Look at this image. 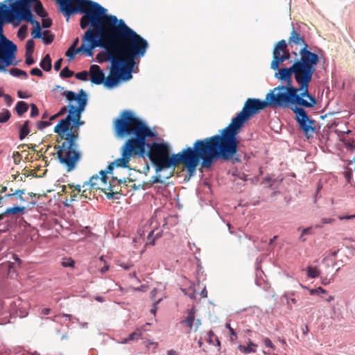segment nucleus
<instances>
[{
	"instance_id": "obj_17",
	"label": "nucleus",
	"mask_w": 355,
	"mask_h": 355,
	"mask_svg": "<svg viewBox=\"0 0 355 355\" xmlns=\"http://www.w3.org/2000/svg\"><path fill=\"white\" fill-rule=\"evenodd\" d=\"M290 58V53L288 51L283 52L282 54L281 52H272V60L270 63V69H277L280 64L284 62L289 60Z\"/></svg>"
},
{
	"instance_id": "obj_64",
	"label": "nucleus",
	"mask_w": 355,
	"mask_h": 355,
	"mask_svg": "<svg viewBox=\"0 0 355 355\" xmlns=\"http://www.w3.org/2000/svg\"><path fill=\"white\" fill-rule=\"evenodd\" d=\"M334 220L333 218H322V224H328V223H331Z\"/></svg>"
},
{
	"instance_id": "obj_33",
	"label": "nucleus",
	"mask_w": 355,
	"mask_h": 355,
	"mask_svg": "<svg viewBox=\"0 0 355 355\" xmlns=\"http://www.w3.org/2000/svg\"><path fill=\"white\" fill-rule=\"evenodd\" d=\"M35 49V41L33 39L27 40L26 43V53H33Z\"/></svg>"
},
{
	"instance_id": "obj_29",
	"label": "nucleus",
	"mask_w": 355,
	"mask_h": 355,
	"mask_svg": "<svg viewBox=\"0 0 355 355\" xmlns=\"http://www.w3.org/2000/svg\"><path fill=\"white\" fill-rule=\"evenodd\" d=\"M74 75V72L69 69V67H64L60 73V76L62 78H71Z\"/></svg>"
},
{
	"instance_id": "obj_45",
	"label": "nucleus",
	"mask_w": 355,
	"mask_h": 355,
	"mask_svg": "<svg viewBox=\"0 0 355 355\" xmlns=\"http://www.w3.org/2000/svg\"><path fill=\"white\" fill-rule=\"evenodd\" d=\"M20 70L18 68H11L9 69V73L14 77H20Z\"/></svg>"
},
{
	"instance_id": "obj_47",
	"label": "nucleus",
	"mask_w": 355,
	"mask_h": 355,
	"mask_svg": "<svg viewBox=\"0 0 355 355\" xmlns=\"http://www.w3.org/2000/svg\"><path fill=\"white\" fill-rule=\"evenodd\" d=\"M154 232L155 230L150 231L147 237L148 240L149 241L148 243L152 245H154L155 243V238H153Z\"/></svg>"
},
{
	"instance_id": "obj_2",
	"label": "nucleus",
	"mask_w": 355,
	"mask_h": 355,
	"mask_svg": "<svg viewBox=\"0 0 355 355\" xmlns=\"http://www.w3.org/2000/svg\"><path fill=\"white\" fill-rule=\"evenodd\" d=\"M266 107H269L266 98L263 101L248 98L241 111L219 134L196 140L191 148L198 165L202 168H210L218 160H231L234 164L241 162L238 135L248 120Z\"/></svg>"
},
{
	"instance_id": "obj_20",
	"label": "nucleus",
	"mask_w": 355,
	"mask_h": 355,
	"mask_svg": "<svg viewBox=\"0 0 355 355\" xmlns=\"http://www.w3.org/2000/svg\"><path fill=\"white\" fill-rule=\"evenodd\" d=\"M257 347V344L254 343L252 341H249L247 346L243 345H239L238 347V349L242 353H243L245 354H248L250 353H255L257 352V349H256Z\"/></svg>"
},
{
	"instance_id": "obj_57",
	"label": "nucleus",
	"mask_w": 355,
	"mask_h": 355,
	"mask_svg": "<svg viewBox=\"0 0 355 355\" xmlns=\"http://www.w3.org/2000/svg\"><path fill=\"white\" fill-rule=\"evenodd\" d=\"M161 300H157V302H155L154 304H153V308L150 309V313H153V314H155V312H156V309H157V304H158L159 302H160Z\"/></svg>"
},
{
	"instance_id": "obj_19",
	"label": "nucleus",
	"mask_w": 355,
	"mask_h": 355,
	"mask_svg": "<svg viewBox=\"0 0 355 355\" xmlns=\"http://www.w3.org/2000/svg\"><path fill=\"white\" fill-rule=\"evenodd\" d=\"M30 124L31 121L28 120L25 121L22 125L17 123L19 128V139L20 140L24 139L25 137L30 133Z\"/></svg>"
},
{
	"instance_id": "obj_16",
	"label": "nucleus",
	"mask_w": 355,
	"mask_h": 355,
	"mask_svg": "<svg viewBox=\"0 0 355 355\" xmlns=\"http://www.w3.org/2000/svg\"><path fill=\"white\" fill-rule=\"evenodd\" d=\"M90 81L92 84L100 85L104 83L105 73L97 64H92L89 68Z\"/></svg>"
},
{
	"instance_id": "obj_46",
	"label": "nucleus",
	"mask_w": 355,
	"mask_h": 355,
	"mask_svg": "<svg viewBox=\"0 0 355 355\" xmlns=\"http://www.w3.org/2000/svg\"><path fill=\"white\" fill-rule=\"evenodd\" d=\"M12 157L14 159V163L19 164L21 159V154L18 151H15L12 154Z\"/></svg>"
},
{
	"instance_id": "obj_31",
	"label": "nucleus",
	"mask_w": 355,
	"mask_h": 355,
	"mask_svg": "<svg viewBox=\"0 0 355 355\" xmlns=\"http://www.w3.org/2000/svg\"><path fill=\"white\" fill-rule=\"evenodd\" d=\"M10 112L7 109H3L1 112H0V123H3L7 122L10 118Z\"/></svg>"
},
{
	"instance_id": "obj_3",
	"label": "nucleus",
	"mask_w": 355,
	"mask_h": 355,
	"mask_svg": "<svg viewBox=\"0 0 355 355\" xmlns=\"http://www.w3.org/2000/svg\"><path fill=\"white\" fill-rule=\"evenodd\" d=\"M103 49L110 51L122 60L128 69L123 80L132 78L135 59L144 57L148 48V42L135 30L129 27L122 19L107 14V9L101 4L97 8Z\"/></svg>"
},
{
	"instance_id": "obj_13",
	"label": "nucleus",
	"mask_w": 355,
	"mask_h": 355,
	"mask_svg": "<svg viewBox=\"0 0 355 355\" xmlns=\"http://www.w3.org/2000/svg\"><path fill=\"white\" fill-rule=\"evenodd\" d=\"M12 2L8 5L9 8L18 10L19 12H24V7L29 6V10L32 12L33 10L39 17L44 18L47 16V12L40 0H15Z\"/></svg>"
},
{
	"instance_id": "obj_48",
	"label": "nucleus",
	"mask_w": 355,
	"mask_h": 355,
	"mask_svg": "<svg viewBox=\"0 0 355 355\" xmlns=\"http://www.w3.org/2000/svg\"><path fill=\"white\" fill-rule=\"evenodd\" d=\"M1 97L4 98L7 106L10 107L12 103V97L10 95L3 93Z\"/></svg>"
},
{
	"instance_id": "obj_44",
	"label": "nucleus",
	"mask_w": 355,
	"mask_h": 355,
	"mask_svg": "<svg viewBox=\"0 0 355 355\" xmlns=\"http://www.w3.org/2000/svg\"><path fill=\"white\" fill-rule=\"evenodd\" d=\"M30 73L32 76H36L38 77H42L43 76L42 71L37 67L33 68L31 70Z\"/></svg>"
},
{
	"instance_id": "obj_53",
	"label": "nucleus",
	"mask_w": 355,
	"mask_h": 355,
	"mask_svg": "<svg viewBox=\"0 0 355 355\" xmlns=\"http://www.w3.org/2000/svg\"><path fill=\"white\" fill-rule=\"evenodd\" d=\"M117 182L119 184H121L125 183L127 182H133V180L131 178H124L122 179H118Z\"/></svg>"
},
{
	"instance_id": "obj_24",
	"label": "nucleus",
	"mask_w": 355,
	"mask_h": 355,
	"mask_svg": "<svg viewBox=\"0 0 355 355\" xmlns=\"http://www.w3.org/2000/svg\"><path fill=\"white\" fill-rule=\"evenodd\" d=\"M101 190L106 195V198L107 199H119V197L116 196L121 195V191H113V187L110 184L107 187V189H101Z\"/></svg>"
},
{
	"instance_id": "obj_22",
	"label": "nucleus",
	"mask_w": 355,
	"mask_h": 355,
	"mask_svg": "<svg viewBox=\"0 0 355 355\" xmlns=\"http://www.w3.org/2000/svg\"><path fill=\"white\" fill-rule=\"evenodd\" d=\"M171 168L172 169L171 172L168 175L164 176L163 179L162 178L161 175L159 174L160 172H159V173L156 172L157 174L151 178L150 182L153 184H156V183L164 184L165 182V180L170 178L173 175L175 168Z\"/></svg>"
},
{
	"instance_id": "obj_12",
	"label": "nucleus",
	"mask_w": 355,
	"mask_h": 355,
	"mask_svg": "<svg viewBox=\"0 0 355 355\" xmlns=\"http://www.w3.org/2000/svg\"><path fill=\"white\" fill-rule=\"evenodd\" d=\"M17 51V45L3 35L0 42V72H6L10 65L18 64L19 61L15 60Z\"/></svg>"
},
{
	"instance_id": "obj_11",
	"label": "nucleus",
	"mask_w": 355,
	"mask_h": 355,
	"mask_svg": "<svg viewBox=\"0 0 355 355\" xmlns=\"http://www.w3.org/2000/svg\"><path fill=\"white\" fill-rule=\"evenodd\" d=\"M58 6V10L68 21L70 17L76 14H83L96 9L99 3L92 0H55Z\"/></svg>"
},
{
	"instance_id": "obj_63",
	"label": "nucleus",
	"mask_w": 355,
	"mask_h": 355,
	"mask_svg": "<svg viewBox=\"0 0 355 355\" xmlns=\"http://www.w3.org/2000/svg\"><path fill=\"white\" fill-rule=\"evenodd\" d=\"M17 96L20 98H27L28 96L25 95L22 91L17 92Z\"/></svg>"
},
{
	"instance_id": "obj_42",
	"label": "nucleus",
	"mask_w": 355,
	"mask_h": 355,
	"mask_svg": "<svg viewBox=\"0 0 355 355\" xmlns=\"http://www.w3.org/2000/svg\"><path fill=\"white\" fill-rule=\"evenodd\" d=\"M52 25V20L50 18L46 19L45 17L42 19V28H49Z\"/></svg>"
},
{
	"instance_id": "obj_60",
	"label": "nucleus",
	"mask_w": 355,
	"mask_h": 355,
	"mask_svg": "<svg viewBox=\"0 0 355 355\" xmlns=\"http://www.w3.org/2000/svg\"><path fill=\"white\" fill-rule=\"evenodd\" d=\"M74 198H71L69 200H67L65 202H64V205L65 207H70L71 205V202L74 201Z\"/></svg>"
},
{
	"instance_id": "obj_5",
	"label": "nucleus",
	"mask_w": 355,
	"mask_h": 355,
	"mask_svg": "<svg viewBox=\"0 0 355 355\" xmlns=\"http://www.w3.org/2000/svg\"><path fill=\"white\" fill-rule=\"evenodd\" d=\"M82 15L80 26L81 29L88 28L83 35L81 45L72 50L69 47L66 51L65 55L68 57V60L73 59L76 54L79 53H85L88 57H92L96 48L103 49V47L97 8Z\"/></svg>"
},
{
	"instance_id": "obj_61",
	"label": "nucleus",
	"mask_w": 355,
	"mask_h": 355,
	"mask_svg": "<svg viewBox=\"0 0 355 355\" xmlns=\"http://www.w3.org/2000/svg\"><path fill=\"white\" fill-rule=\"evenodd\" d=\"M332 279H333V278H331V279H327V277H325V278L322 279V284L323 285L326 286V285H327V284H330Z\"/></svg>"
},
{
	"instance_id": "obj_59",
	"label": "nucleus",
	"mask_w": 355,
	"mask_h": 355,
	"mask_svg": "<svg viewBox=\"0 0 355 355\" xmlns=\"http://www.w3.org/2000/svg\"><path fill=\"white\" fill-rule=\"evenodd\" d=\"M195 321V328L194 331H196L199 327V326L201 324V321L200 319H196Z\"/></svg>"
},
{
	"instance_id": "obj_38",
	"label": "nucleus",
	"mask_w": 355,
	"mask_h": 355,
	"mask_svg": "<svg viewBox=\"0 0 355 355\" xmlns=\"http://www.w3.org/2000/svg\"><path fill=\"white\" fill-rule=\"evenodd\" d=\"M51 125V121H40L37 123V128L42 130Z\"/></svg>"
},
{
	"instance_id": "obj_30",
	"label": "nucleus",
	"mask_w": 355,
	"mask_h": 355,
	"mask_svg": "<svg viewBox=\"0 0 355 355\" xmlns=\"http://www.w3.org/2000/svg\"><path fill=\"white\" fill-rule=\"evenodd\" d=\"M71 124L70 125V128H72V130H76L84 124V121L80 120V117H74L72 118Z\"/></svg>"
},
{
	"instance_id": "obj_51",
	"label": "nucleus",
	"mask_w": 355,
	"mask_h": 355,
	"mask_svg": "<svg viewBox=\"0 0 355 355\" xmlns=\"http://www.w3.org/2000/svg\"><path fill=\"white\" fill-rule=\"evenodd\" d=\"M115 166L112 162H110L105 169L107 174H112Z\"/></svg>"
},
{
	"instance_id": "obj_39",
	"label": "nucleus",
	"mask_w": 355,
	"mask_h": 355,
	"mask_svg": "<svg viewBox=\"0 0 355 355\" xmlns=\"http://www.w3.org/2000/svg\"><path fill=\"white\" fill-rule=\"evenodd\" d=\"M25 63L28 66H31L35 63V60L33 58V53H25Z\"/></svg>"
},
{
	"instance_id": "obj_49",
	"label": "nucleus",
	"mask_w": 355,
	"mask_h": 355,
	"mask_svg": "<svg viewBox=\"0 0 355 355\" xmlns=\"http://www.w3.org/2000/svg\"><path fill=\"white\" fill-rule=\"evenodd\" d=\"M62 61H63V59L62 58H60L58 59L55 63H54V70L55 71H58L61 67H62Z\"/></svg>"
},
{
	"instance_id": "obj_21",
	"label": "nucleus",
	"mask_w": 355,
	"mask_h": 355,
	"mask_svg": "<svg viewBox=\"0 0 355 355\" xmlns=\"http://www.w3.org/2000/svg\"><path fill=\"white\" fill-rule=\"evenodd\" d=\"M40 67L45 71H50L52 69L51 58L49 54H46L40 62Z\"/></svg>"
},
{
	"instance_id": "obj_58",
	"label": "nucleus",
	"mask_w": 355,
	"mask_h": 355,
	"mask_svg": "<svg viewBox=\"0 0 355 355\" xmlns=\"http://www.w3.org/2000/svg\"><path fill=\"white\" fill-rule=\"evenodd\" d=\"M86 191V189L83 190V193L81 195H80V200L82 201V202H86L87 201V199L88 198L87 196L86 195L84 194V193Z\"/></svg>"
},
{
	"instance_id": "obj_26",
	"label": "nucleus",
	"mask_w": 355,
	"mask_h": 355,
	"mask_svg": "<svg viewBox=\"0 0 355 355\" xmlns=\"http://www.w3.org/2000/svg\"><path fill=\"white\" fill-rule=\"evenodd\" d=\"M54 38V35L52 34L50 31H44L41 40L44 44L49 45L53 42Z\"/></svg>"
},
{
	"instance_id": "obj_37",
	"label": "nucleus",
	"mask_w": 355,
	"mask_h": 355,
	"mask_svg": "<svg viewBox=\"0 0 355 355\" xmlns=\"http://www.w3.org/2000/svg\"><path fill=\"white\" fill-rule=\"evenodd\" d=\"M30 107H31L30 116L31 118H35L37 116H38V114H39V110H38L37 105L35 104H34V103H31L30 105Z\"/></svg>"
},
{
	"instance_id": "obj_6",
	"label": "nucleus",
	"mask_w": 355,
	"mask_h": 355,
	"mask_svg": "<svg viewBox=\"0 0 355 355\" xmlns=\"http://www.w3.org/2000/svg\"><path fill=\"white\" fill-rule=\"evenodd\" d=\"M313 58L306 51H302V58H295L290 67H279L274 76L280 82L284 83V86H293L292 76L298 86L309 88V84L316 71V65L313 64Z\"/></svg>"
},
{
	"instance_id": "obj_62",
	"label": "nucleus",
	"mask_w": 355,
	"mask_h": 355,
	"mask_svg": "<svg viewBox=\"0 0 355 355\" xmlns=\"http://www.w3.org/2000/svg\"><path fill=\"white\" fill-rule=\"evenodd\" d=\"M272 178L270 177H266L263 180V183H270V187L272 186Z\"/></svg>"
},
{
	"instance_id": "obj_7",
	"label": "nucleus",
	"mask_w": 355,
	"mask_h": 355,
	"mask_svg": "<svg viewBox=\"0 0 355 355\" xmlns=\"http://www.w3.org/2000/svg\"><path fill=\"white\" fill-rule=\"evenodd\" d=\"M101 55H105V60L110 62V73L107 77L105 76L104 83L102 84L108 89H113L119 85L121 81H124V77L127 76L128 69L126 64L123 63L122 60L116 56L110 51H105V53H99L96 55L98 62L103 60L101 59Z\"/></svg>"
},
{
	"instance_id": "obj_34",
	"label": "nucleus",
	"mask_w": 355,
	"mask_h": 355,
	"mask_svg": "<svg viewBox=\"0 0 355 355\" xmlns=\"http://www.w3.org/2000/svg\"><path fill=\"white\" fill-rule=\"evenodd\" d=\"M75 77L78 79V80H82V81H87L88 80V78H87V76H88V72L85 70L84 71H82L80 72H78V73H74Z\"/></svg>"
},
{
	"instance_id": "obj_54",
	"label": "nucleus",
	"mask_w": 355,
	"mask_h": 355,
	"mask_svg": "<svg viewBox=\"0 0 355 355\" xmlns=\"http://www.w3.org/2000/svg\"><path fill=\"white\" fill-rule=\"evenodd\" d=\"M355 218V214L339 216L340 220H350Z\"/></svg>"
},
{
	"instance_id": "obj_8",
	"label": "nucleus",
	"mask_w": 355,
	"mask_h": 355,
	"mask_svg": "<svg viewBox=\"0 0 355 355\" xmlns=\"http://www.w3.org/2000/svg\"><path fill=\"white\" fill-rule=\"evenodd\" d=\"M15 0H5L0 2V19L3 21V24H12L14 28L18 27L22 21L34 25L33 28H42L41 25L37 21L34 15L29 10V6L24 7V12L9 8L7 2L14 1Z\"/></svg>"
},
{
	"instance_id": "obj_23",
	"label": "nucleus",
	"mask_w": 355,
	"mask_h": 355,
	"mask_svg": "<svg viewBox=\"0 0 355 355\" xmlns=\"http://www.w3.org/2000/svg\"><path fill=\"white\" fill-rule=\"evenodd\" d=\"M28 110V105L25 101H18L15 105V110L19 116H22Z\"/></svg>"
},
{
	"instance_id": "obj_36",
	"label": "nucleus",
	"mask_w": 355,
	"mask_h": 355,
	"mask_svg": "<svg viewBox=\"0 0 355 355\" xmlns=\"http://www.w3.org/2000/svg\"><path fill=\"white\" fill-rule=\"evenodd\" d=\"M31 35L33 38L35 39H41L43 35V32H42V28H33L31 32Z\"/></svg>"
},
{
	"instance_id": "obj_14",
	"label": "nucleus",
	"mask_w": 355,
	"mask_h": 355,
	"mask_svg": "<svg viewBox=\"0 0 355 355\" xmlns=\"http://www.w3.org/2000/svg\"><path fill=\"white\" fill-rule=\"evenodd\" d=\"M70 123H64L59 121L54 127L53 132L57 133L61 139H65L66 141L77 142L78 139V133L76 130H72L70 128Z\"/></svg>"
},
{
	"instance_id": "obj_50",
	"label": "nucleus",
	"mask_w": 355,
	"mask_h": 355,
	"mask_svg": "<svg viewBox=\"0 0 355 355\" xmlns=\"http://www.w3.org/2000/svg\"><path fill=\"white\" fill-rule=\"evenodd\" d=\"M225 327L229 330L231 336H233L235 338H237V334H236V331H234V329L233 328H232L230 323L227 322L225 324Z\"/></svg>"
},
{
	"instance_id": "obj_28",
	"label": "nucleus",
	"mask_w": 355,
	"mask_h": 355,
	"mask_svg": "<svg viewBox=\"0 0 355 355\" xmlns=\"http://www.w3.org/2000/svg\"><path fill=\"white\" fill-rule=\"evenodd\" d=\"M28 32V26L26 24L21 25L18 31H17V37L20 40H24L27 36Z\"/></svg>"
},
{
	"instance_id": "obj_41",
	"label": "nucleus",
	"mask_w": 355,
	"mask_h": 355,
	"mask_svg": "<svg viewBox=\"0 0 355 355\" xmlns=\"http://www.w3.org/2000/svg\"><path fill=\"white\" fill-rule=\"evenodd\" d=\"M140 337V334H137L136 332L131 333L128 337L123 341V343H127L130 340H133L135 339H139Z\"/></svg>"
},
{
	"instance_id": "obj_55",
	"label": "nucleus",
	"mask_w": 355,
	"mask_h": 355,
	"mask_svg": "<svg viewBox=\"0 0 355 355\" xmlns=\"http://www.w3.org/2000/svg\"><path fill=\"white\" fill-rule=\"evenodd\" d=\"M62 265L64 267H73L74 265V261L70 259L69 261L63 262Z\"/></svg>"
},
{
	"instance_id": "obj_43",
	"label": "nucleus",
	"mask_w": 355,
	"mask_h": 355,
	"mask_svg": "<svg viewBox=\"0 0 355 355\" xmlns=\"http://www.w3.org/2000/svg\"><path fill=\"white\" fill-rule=\"evenodd\" d=\"M311 229H312V227H309L304 228L302 230V234H301L300 237V239L302 242H304L306 241V239L304 238V236H306V234H310L311 233Z\"/></svg>"
},
{
	"instance_id": "obj_18",
	"label": "nucleus",
	"mask_w": 355,
	"mask_h": 355,
	"mask_svg": "<svg viewBox=\"0 0 355 355\" xmlns=\"http://www.w3.org/2000/svg\"><path fill=\"white\" fill-rule=\"evenodd\" d=\"M26 211V207L24 206L14 205L12 207L7 208L3 213L0 214L2 216V220L5 216L8 215H15V214H24Z\"/></svg>"
},
{
	"instance_id": "obj_25",
	"label": "nucleus",
	"mask_w": 355,
	"mask_h": 355,
	"mask_svg": "<svg viewBox=\"0 0 355 355\" xmlns=\"http://www.w3.org/2000/svg\"><path fill=\"white\" fill-rule=\"evenodd\" d=\"M195 320V312L193 309L188 310V315L187 318L181 322V323L187 324L189 329L191 330Z\"/></svg>"
},
{
	"instance_id": "obj_4",
	"label": "nucleus",
	"mask_w": 355,
	"mask_h": 355,
	"mask_svg": "<svg viewBox=\"0 0 355 355\" xmlns=\"http://www.w3.org/2000/svg\"><path fill=\"white\" fill-rule=\"evenodd\" d=\"M269 107L289 108L295 114L299 128L306 139L313 137L316 132V121L311 119L305 109L312 108L317 105V99L311 95L309 88L279 85L266 96Z\"/></svg>"
},
{
	"instance_id": "obj_52",
	"label": "nucleus",
	"mask_w": 355,
	"mask_h": 355,
	"mask_svg": "<svg viewBox=\"0 0 355 355\" xmlns=\"http://www.w3.org/2000/svg\"><path fill=\"white\" fill-rule=\"evenodd\" d=\"M264 344L266 347L275 349V345L272 344V341L268 338H265Z\"/></svg>"
},
{
	"instance_id": "obj_56",
	"label": "nucleus",
	"mask_w": 355,
	"mask_h": 355,
	"mask_svg": "<svg viewBox=\"0 0 355 355\" xmlns=\"http://www.w3.org/2000/svg\"><path fill=\"white\" fill-rule=\"evenodd\" d=\"M79 43V38L78 37H76L73 41V43L72 44L69 46L72 49H77V46Z\"/></svg>"
},
{
	"instance_id": "obj_32",
	"label": "nucleus",
	"mask_w": 355,
	"mask_h": 355,
	"mask_svg": "<svg viewBox=\"0 0 355 355\" xmlns=\"http://www.w3.org/2000/svg\"><path fill=\"white\" fill-rule=\"evenodd\" d=\"M306 273L309 277L310 278H315L319 275V271L316 268H313L311 266H308L306 268Z\"/></svg>"
},
{
	"instance_id": "obj_9",
	"label": "nucleus",
	"mask_w": 355,
	"mask_h": 355,
	"mask_svg": "<svg viewBox=\"0 0 355 355\" xmlns=\"http://www.w3.org/2000/svg\"><path fill=\"white\" fill-rule=\"evenodd\" d=\"M54 148L57 150V159L66 167L67 172L76 168L81 159L77 142L64 141L61 145H55Z\"/></svg>"
},
{
	"instance_id": "obj_40",
	"label": "nucleus",
	"mask_w": 355,
	"mask_h": 355,
	"mask_svg": "<svg viewBox=\"0 0 355 355\" xmlns=\"http://www.w3.org/2000/svg\"><path fill=\"white\" fill-rule=\"evenodd\" d=\"M25 189H17L15 192H14V194L15 196H17V198L21 201V202H25L26 200L24 199V198L23 197V195L25 193Z\"/></svg>"
},
{
	"instance_id": "obj_15",
	"label": "nucleus",
	"mask_w": 355,
	"mask_h": 355,
	"mask_svg": "<svg viewBox=\"0 0 355 355\" xmlns=\"http://www.w3.org/2000/svg\"><path fill=\"white\" fill-rule=\"evenodd\" d=\"M288 44L293 43L295 45L302 46V48L299 51V55H300V58H302V51L305 50L306 51V53L311 54V55L313 57V64L316 66L318 65L320 61L319 55L316 53L310 51L309 45L305 42L304 40L300 35V34L295 31L294 28H293L292 31L291 32V35L288 40Z\"/></svg>"
},
{
	"instance_id": "obj_10",
	"label": "nucleus",
	"mask_w": 355,
	"mask_h": 355,
	"mask_svg": "<svg viewBox=\"0 0 355 355\" xmlns=\"http://www.w3.org/2000/svg\"><path fill=\"white\" fill-rule=\"evenodd\" d=\"M61 94L64 96L69 102L76 101L78 104L77 106H75L69 103L67 105V115L65 118L59 121L71 123L72 118L81 117V114L85 111L87 104L88 95L83 89H80L78 94L73 91L67 90L63 92Z\"/></svg>"
},
{
	"instance_id": "obj_1",
	"label": "nucleus",
	"mask_w": 355,
	"mask_h": 355,
	"mask_svg": "<svg viewBox=\"0 0 355 355\" xmlns=\"http://www.w3.org/2000/svg\"><path fill=\"white\" fill-rule=\"evenodd\" d=\"M113 129L115 137L119 139L129 137L120 149L121 157L112 162L115 167L131 170L129 166L131 157L146 156L157 173L183 164L187 171L185 180H189L195 175L198 165L191 146H187L179 153L170 155L171 149L168 144L148 142L147 139L155 137L157 133L133 111L123 110L114 121Z\"/></svg>"
},
{
	"instance_id": "obj_27",
	"label": "nucleus",
	"mask_w": 355,
	"mask_h": 355,
	"mask_svg": "<svg viewBox=\"0 0 355 355\" xmlns=\"http://www.w3.org/2000/svg\"><path fill=\"white\" fill-rule=\"evenodd\" d=\"M287 50V44L286 42L284 40H282L279 41L275 46L273 51L272 52H284Z\"/></svg>"
},
{
	"instance_id": "obj_35",
	"label": "nucleus",
	"mask_w": 355,
	"mask_h": 355,
	"mask_svg": "<svg viewBox=\"0 0 355 355\" xmlns=\"http://www.w3.org/2000/svg\"><path fill=\"white\" fill-rule=\"evenodd\" d=\"M67 111V106H63L62 107H61V109L59 110V112H58L56 114L52 115L50 117V121H53L55 119L62 116L64 114L66 113Z\"/></svg>"
}]
</instances>
